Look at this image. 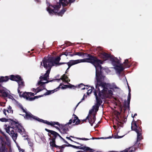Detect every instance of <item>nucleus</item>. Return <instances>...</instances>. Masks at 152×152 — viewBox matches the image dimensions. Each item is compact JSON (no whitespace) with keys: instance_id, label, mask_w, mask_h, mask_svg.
Returning <instances> with one entry per match:
<instances>
[{"instance_id":"obj_1","label":"nucleus","mask_w":152,"mask_h":152,"mask_svg":"<svg viewBox=\"0 0 152 152\" xmlns=\"http://www.w3.org/2000/svg\"><path fill=\"white\" fill-rule=\"evenodd\" d=\"M87 58L80 59V62H88L93 64L96 68V79L98 83L103 87H104L106 84L105 82H102L104 79L105 76L104 75V71L105 69L102 67L101 64L103 63L102 61L98 59L97 58L94 56L89 54L87 55Z\"/></svg>"},{"instance_id":"obj_2","label":"nucleus","mask_w":152,"mask_h":152,"mask_svg":"<svg viewBox=\"0 0 152 152\" xmlns=\"http://www.w3.org/2000/svg\"><path fill=\"white\" fill-rule=\"evenodd\" d=\"M9 121L11 123L10 126L5 124L4 126L6 132L10 135L13 139L16 140L17 139L18 136L17 130L22 135L25 134V129L18 121H16L10 119H9Z\"/></svg>"},{"instance_id":"obj_3","label":"nucleus","mask_w":152,"mask_h":152,"mask_svg":"<svg viewBox=\"0 0 152 152\" xmlns=\"http://www.w3.org/2000/svg\"><path fill=\"white\" fill-rule=\"evenodd\" d=\"M141 124V122L140 120H138L137 121H135L134 119H133L132 123L131 129L132 130L135 131L137 133V138L133 146L129 148V149L131 150L129 152H134L137 148L141 149V148L142 147L143 144L140 143V140L143 139L142 129L138 125Z\"/></svg>"},{"instance_id":"obj_4","label":"nucleus","mask_w":152,"mask_h":152,"mask_svg":"<svg viewBox=\"0 0 152 152\" xmlns=\"http://www.w3.org/2000/svg\"><path fill=\"white\" fill-rule=\"evenodd\" d=\"M96 85V90H94V94L96 98L99 97L97 94V92L98 93L99 97L103 99L106 97L108 95L112 96L113 95L112 91L110 90H109L107 88L108 84L106 83V84L105 86L104 87H103L98 82Z\"/></svg>"},{"instance_id":"obj_5","label":"nucleus","mask_w":152,"mask_h":152,"mask_svg":"<svg viewBox=\"0 0 152 152\" xmlns=\"http://www.w3.org/2000/svg\"><path fill=\"white\" fill-rule=\"evenodd\" d=\"M61 4L63 7H65L68 4V2L67 0H59V3H57L56 5H51L50 6L54 8L52 9L50 7L47 8V10L50 15L57 14L59 16H62L66 11L65 9H63L60 11L58 12L59 9L60 8Z\"/></svg>"},{"instance_id":"obj_6","label":"nucleus","mask_w":152,"mask_h":152,"mask_svg":"<svg viewBox=\"0 0 152 152\" xmlns=\"http://www.w3.org/2000/svg\"><path fill=\"white\" fill-rule=\"evenodd\" d=\"M61 58L59 56L55 58L53 57H45L42 61L43 66L46 69H50V71L52 66H57Z\"/></svg>"},{"instance_id":"obj_7","label":"nucleus","mask_w":152,"mask_h":152,"mask_svg":"<svg viewBox=\"0 0 152 152\" xmlns=\"http://www.w3.org/2000/svg\"><path fill=\"white\" fill-rule=\"evenodd\" d=\"M75 122V125H77L80 124V120L78 119V118L75 115L73 114L72 119H70L69 122L64 125L61 124V129L62 131L63 134H67V132L69 131V128L67 125L71 124L72 123Z\"/></svg>"},{"instance_id":"obj_8","label":"nucleus","mask_w":152,"mask_h":152,"mask_svg":"<svg viewBox=\"0 0 152 152\" xmlns=\"http://www.w3.org/2000/svg\"><path fill=\"white\" fill-rule=\"evenodd\" d=\"M9 79L12 81L17 82L18 81L21 80V76L19 75H11L9 76H1L0 77V82H5Z\"/></svg>"},{"instance_id":"obj_9","label":"nucleus","mask_w":152,"mask_h":152,"mask_svg":"<svg viewBox=\"0 0 152 152\" xmlns=\"http://www.w3.org/2000/svg\"><path fill=\"white\" fill-rule=\"evenodd\" d=\"M34 94L31 92H24L22 93V94H20V96L23 97L25 98L27 100L29 101H32L36 99H38L37 96H34V97H30V96H34Z\"/></svg>"},{"instance_id":"obj_10","label":"nucleus","mask_w":152,"mask_h":152,"mask_svg":"<svg viewBox=\"0 0 152 152\" xmlns=\"http://www.w3.org/2000/svg\"><path fill=\"white\" fill-rule=\"evenodd\" d=\"M64 144L61 146H58L57 147V148L60 149V152H63L64 148L66 147H71L73 148L76 149H79L81 150H88L89 149V148L87 147H80V146H76L75 145H72L71 144Z\"/></svg>"},{"instance_id":"obj_11","label":"nucleus","mask_w":152,"mask_h":152,"mask_svg":"<svg viewBox=\"0 0 152 152\" xmlns=\"http://www.w3.org/2000/svg\"><path fill=\"white\" fill-rule=\"evenodd\" d=\"M24 113H26L25 116L24 117L27 119L30 120H31L34 119L39 122L43 123L44 120L33 115L29 112H28L26 111V112Z\"/></svg>"},{"instance_id":"obj_12","label":"nucleus","mask_w":152,"mask_h":152,"mask_svg":"<svg viewBox=\"0 0 152 152\" xmlns=\"http://www.w3.org/2000/svg\"><path fill=\"white\" fill-rule=\"evenodd\" d=\"M43 123L47 124V125H50L52 126H53L55 127L56 129L58 130L61 132L60 131L61 130L57 126H55V125H58L61 128V124H60L58 122L51 121L50 122L48 121L47 120H44Z\"/></svg>"},{"instance_id":"obj_13","label":"nucleus","mask_w":152,"mask_h":152,"mask_svg":"<svg viewBox=\"0 0 152 152\" xmlns=\"http://www.w3.org/2000/svg\"><path fill=\"white\" fill-rule=\"evenodd\" d=\"M129 88V92L128 93V98L127 101H125V104L124 106V108H125L124 110L125 111L126 110V109L128 108L129 110L130 107V99L131 98V89L129 88V87L128 86Z\"/></svg>"},{"instance_id":"obj_14","label":"nucleus","mask_w":152,"mask_h":152,"mask_svg":"<svg viewBox=\"0 0 152 152\" xmlns=\"http://www.w3.org/2000/svg\"><path fill=\"white\" fill-rule=\"evenodd\" d=\"M98 55L101 58L103 59L104 60H110V58L112 56L110 54L104 52L99 53Z\"/></svg>"},{"instance_id":"obj_15","label":"nucleus","mask_w":152,"mask_h":152,"mask_svg":"<svg viewBox=\"0 0 152 152\" xmlns=\"http://www.w3.org/2000/svg\"><path fill=\"white\" fill-rule=\"evenodd\" d=\"M80 61L79 59L76 60H71L67 63V64L68 65V67L65 73H67L68 72V69L72 65L80 63Z\"/></svg>"},{"instance_id":"obj_16","label":"nucleus","mask_w":152,"mask_h":152,"mask_svg":"<svg viewBox=\"0 0 152 152\" xmlns=\"http://www.w3.org/2000/svg\"><path fill=\"white\" fill-rule=\"evenodd\" d=\"M61 80H62L63 82H65L68 83H69V82L70 81V80L69 79L68 77L65 74H64L60 78L54 79H53V80L54 81L57 80L58 82H59Z\"/></svg>"},{"instance_id":"obj_17","label":"nucleus","mask_w":152,"mask_h":152,"mask_svg":"<svg viewBox=\"0 0 152 152\" xmlns=\"http://www.w3.org/2000/svg\"><path fill=\"white\" fill-rule=\"evenodd\" d=\"M110 60L115 66V65H118L121 64V60H119L117 58L114 57L113 55L112 56Z\"/></svg>"},{"instance_id":"obj_18","label":"nucleus","mask_w":152,"mask_h":152,"mask_svg":"<svg viewBox=\"0 0 152 152\" xmlns=\"http://www.w3.org/2000/svg\"><path fill=\"white\" fill-rule=\"evenodd\" d=\"M17 82L18 83V93L20 95V94H22V92L20 91L19 89H20L22 88H23L25 86V85L24 84V82L21 77V80L18 81Z\"/></svg>"},{"instance_id":"obj_19","label":"nucleus","mask_w":152,"mask_h":152,"mask_svg":"<svg viewBox=\"0 0 152 152\" xmlns=\"http://www.w3.org/2000/svg\"><path fill=\"white\" fill-rule=\"evenodd\" d=\"M45 130L48 132V133H50V134L52 138H56L57 136H58L59 135V134L58 133L54 131L50 130L46 128L45 129Z\"/></svg>"},{"instance_id":"obj_20","label":"nucleus","mask_w":152,"mask_h":152,"mask_svg":"<svg viewBox=\"0 0 152 152\" xmlns=\"http://www.w3.org/2000/svg\"><path fill=\"white\" fill-rule=\"evenodd\" d=\"M89 115V118L88 119V122L90 124L91 126H92L93 124L96 120V114H93L92 115Z\"/></svg>"},{"instance_id":"obj_21","label":"nucleus","mask_w":152,"mask_h":152,"mask_svg":"<svg viewBox=\"0 0 152 152\" xmlns=\"http://www.w3.org/2000/svg\"><path fill=\"white\" fill-rule=\"evenodd\" d=\"M13 110L12 109V107L9 105L7 107V109H4L3 112V113L5 115V116L7 118H8V115H7L6 113L7 112L8 113H11L12 114L13 113Z\"/></svg>"},{"instance_id":"obj_22","label":"nucleus","mask_w":152,"mask_h":152,"mask_svg":"<svg viewBox=\"0 0 152 152\" xmlns=\"http://www.w3.org/2000/svg\"><path fill=\"white\" fill-rule=\"evenodd\" d=\"M46 71L45 74L44 75L41 76L39 77L40 80L41 81L48 80V78L49 77V74L50 72V69H48Z\"/></svg>"},{"instance_id":"obj_23","label":"nucleus","mask_w":152,"mask_h":152,"mask_svg":"<svg viewBox=\"0 0 152 152\" xmlns=\"http://www.w3.org/2000/svg\"><path fill=\"white\" fill-rule=\"evenodd\" d=\"M122 65L123 64H121L118 65H115V69L119 74L122 72L125 69L122 66Z\"/></svg>"},{"instance_id":"obj_24","label":"nucleus","mask_w":152,"mask_h":152,"mask_svg":"<svg viewBox=\"0 0 152 152\" xmlns=\"http://www.w3.org/2000/svg\"><path fill=\"white\" fill-rule=\"evenodd\" d=\"M62 85V83H60L59 86L57 88L55 89L54 90L50 91V90H46L47 91V92H46L44 94V95L45 96L49 95L52 93H54V91H57L60 88V86Z\"/></svg>"},{"instance_id":"obj_25","label":"nucleus","mask_w":152,"mask_h":152,"mask_svg":"<svg viewBox=\"0 0 152 152\" xmlns=\"http://www.w3.org/2000/svg\"><path fill=\"white\" fill-rule=\"evenodd\" d=\"M75 55H78L79 56H82V57L84 58H87L88 56L87 55H88L89 54L81 52H75Z\"/></svg>"},{"instance_id":"obj_26","label":"nucleus","mask_w":152,"mask_h":152,"mask_svg":"<svg viewBox=\"0 0 152 152\" xmlns=\"http://www.w3.org/2000/svg\"><path fill=\"white\" fill-rule=\"evenodd\" d=\"M42 81H41V80H40L37 83V85L38 86H39L42 87L43 88H44V86H45V84L48 83L49 82L54 81L53 80H47L46 82H42Z\"/></svg>"},{"instance_id":"obj_27","label":"nucleus","mask_w":152,"mask_h":152,"mask_svg":"<svg viewBox=\"0 0 152 152\" xmlns=\"http://www.w3.org/2000/svg\"><path fill=\"white\" fill-rule=\"evenodd\" d=\"M123 64L126 68H129L131 65V63L129 61L128 59H125L123 63Z\"/></svg>"},{"instance_id":"obj_28","label":"nucleus","mask_w":152,"mask_h":152,"mask_svg":"<svg viewBox=\"0 0 152 152\" xmlns=\"http://www.w3.org/2000/svg\"><path fill=\"white\" fill-rule=\"evenodd\" d=\"M3 82H0V83H3ZM1 86L0 84V88ZM0 93L4 97H7L8 96V94L4 90L0 89Z\"/></svg>"},{"instance_id":"obj_29","label":"nucleus","mask_w":152,"mask_h":152,"mask_svg":"<svg viewBox=\"0 0 152 152\" xmlns=\"http://www.w3.org/2000/svg\"><path fill=\"white\" fill-rule=\"evenodd\" d=\"M101 97H99L96 98V104L100 106L102 102V101L101 99Z\"/></svg>"},{"instance_id":"obj_30","label":"nucleus","mask_w":152,"mask_h":152,"mask_svg":"<svg viewBox=\"0 0 152 152\" xmlns=\"http://www.w3.org/2000/svg\"><path fill=\"white\" fill-rule=\"evenodd\" d=\"M99 138H94V137H92V138H90V139H88L87 138H76V139L80 140H89L90 139H93L94 140V139H99Z\"/></svg>"},{"instance_id":"obj_31","label":"nucleus","mask_w":152,"mask_h":152,"mask_svg":"<svg viewBox=\"0 0 152 152\" xmlns=\"http://www.w3.org/2000/svg\"><path fill=\"white\" fill-rule=\"evenodd\" d=\"M37 91H36V93L35 94H36L37 93L41 91H42L45 89L47 90V89L45 88V86H44V88L42 87L39 86L38 88H37Z\"/></svg>"},{"instance_id":"obj_32","label":"nucleus","mask_w":152,"mask_h":152,"mask_svg":"<svg viewBox=\"0 0 152 152\" xmlns=\"http://www.w3.org/2000/svg\"><path fill=\"white\" fill-rule=\"evenodd\" d=\"M5 145L3 144L1 145L0 146V152H5Z\"/></svg>"},{"instance_id":"obj_33","label":"nucleus","mask_w":152,"mask_h":152,"mask_svg":"<svg viewBox=\"0 0 152 152\" xmlns=\"http://www.w3.org/2000/svg\"><path fill=\"white\" fill-rule=\"evenodd\" d=\"M120 113L119 112H117V114L116 115V121L118 122L119 123H121V121L120 119L119 116H118V115H120Z\"/></svg>"},{"instance_id":"obj_34","label":"nucleus","mask_w":152,"mask_h":152,"mask_svg":"<svg viewBox=\"0 0 152 152\" xmlns=\"http://www.w3.org/2000/svg\"><path fill=\"white\" fill-rule=\"evenodd\" d=\"M50 146L52 147V149L53 148H54V147L57 148V147H58V145H56L55 143L51 141H50Z\"/></svg>"},{"instance_id":"obj_35","label":"nucleus","mask_w":152,"mask_h":152,"mask_svg":"<svg viewBox=\"0 0 152 152\" xmlns=\"http://www.w3.org/2000/svg\"><path fill=\"white\" fill-rule=\"evenodd\" d=\"M68 50H66V51L64 52H63L62 53H61L60 55L59 56H60V57L61 58V57L63 55H65L66 56H67L68 55H69V53H71V52H68L67 51Z\"/></svg>"},{"instance_id":"obj_36","label":"nucleus","mask_w":152,"mask_h":152,"mask_svg":"<svg viewBox=\"0 0 152 152\" xmlns=\"http://www.w3.org/2000/svg\"><path fill=\"white\" fill-rule=\"evenodd\" d=\"M66 138L69 140H70L72 142H74L75 143L77 144H78V145H80V146H83V145L82 144H81V143H79V142H75V141H74L72 139H71L70 138V137H66Z\"/></svg>"},{"instance_id":"obj_37","label":"nucleus","mask_w":152,"mask_h":152,"mask_svg":"<svg viewBox=\"0 0 152 152\" xmlns=\"http://www.w3.org/2000/svg\"><path fill=\"white\" fill-rule=\"evenodd\" d=\"M110 88L113 90L114 88L118 89L119 88L116 85L114 84H113L111 85L110 86Z\"/></svg>"},{"instance_id":"obj_38","label":"nucleus","mask_w":152,"mask_h":152,"mask_svg":"<svg viewBox=\"0 0 152 152\" xmlns=\"http://www.w3.org/2000/svg\"><path fill=\"white\" fill-rule=\"evenodd\" d=\"M48 135L49 137H50L49 138V140H51V141L56 144V138H52L50 134L49 133L48 134Z\"/></svg>"},{"instance_id":"obj_39","label":"nucleus","mask_w":152,"mask_h":152,"mask_svg":"<svg viewBox=\"0 0 152 152\" xmlns=\"http://www.w3.org/2000/svg\"><path fill=\"white\" fill-rule=\"evenodd\" d=\"M18 107L21 109L23 112H26V110L23 108L22 105L20 103L18 104Z\"/></svg>"},{"instance_id":"obj_40","label":"nucleus","mask_w":152,"mask_h":152,"mask_svg":"<svg viewBox=\"0 0 152 152\" xmlns=\"http://www.w3.org/2000/svg\"><path fill=\"white\" fill-rule=\"evenodd\" d=\"M0 118V121L2 122H6L8 121H9V118Z\"/></svg>"},{"instance_id":"obj_41","label":"nucleus","mask_w":152,"mask_h":152,"mask_svg":"<svg viewBox=\"0 0 152 152\" xmlns=\"http://www.w3.org/2000/svg\"><path fill=\"white\" fill-rule=\"evenodd\" d=\"M99 105L96 104L95 105L93 106L94 109H95L96 112H97L99 110Z\"/></svg>"},{"instance_id":"obj_42","label":"nucleus","mask_w":152,"mask_h":152,"mask_svg":"<svg viewBox=\"0 0 152 152\" xmlns=\"http://www.w3.org/2000/svg\"><path fill=\"white\" fill-rule=\"evenodd\" d=\"M69 86V87H68V88H72L73 89H75V88L77 87L76 86H74L72 85L70 83H69V85H68Z\"/></svg>"},{"instance_id":"obj_43","label":"nucleus","mask_w":152,"mask_h":152,"mask_svg":"<svg viewBox=\"0 0 152 152\" xmlns=\"http://www.w3.org/2000/svg\"><path fill=\"white\" fill-rule=\"evenodd\" d=\"M58 137L61 139L66 144H68V142L66 141L63 138H62L61 136L59 134V135L58 136Z\"/></svg>"},{"instance_id":"obj_44","label":"nucleus","mask_w":152,"mask_h":152,"mask_svg":"<svg viewBox=\"0 0 152 152\" xmlns=\"http://www.w3.org/2000/svg\"><path fill=\"white\" fill-rule=\"evenodd\" d=\"M71 43L69 42L66 41L65 42L64 45H66L65 46L67 47L68 46H70Z\"/></svg>"},{"instance_id":"obj_45","label":"nucleus","mask_w":152,"mask_h":152,"mask_svg":"<svg viewBox=\"0 0 152 152\" xmlns=\"http://www.w3.org/2000/svg\"><path fill=\"white\" fill-rule=\"evenodd\" d=\"M84 96L85 95H84V96L83 97L82 99H81V101L76 106L75 109H76V108L78 106V105H79V104L83 101L85 99V98H84Z\"/></svg>"},{"instance_id":"obj_46","label":"nucleus","mask_w":152,"mask_h":152,"mask_svg":"<svg viewBox=\"0 0 152 152\" xmlns=\"http://www.w3.org/2000/svg\"><path fill=\"white\" fill-rule=\"evenodd\" d=\"M81 86H87L88 87V85H84L83 83H81L78 86V88H81Z\"/></svg>"},{"instance_id":"obj_47","label":"nucleus","mask_w":152,"mask_h":152,"mask_svg":"<svg viewBox=\"0 0 152 152\" xmlns=\"http://www.w3.org/2000/svg\"><path fill=\"white\" fill-rule=\"evenodd\" d=\"M123 136H120L117 135H115V138L119 139V138H120L122 137Z\"/></svg>"},{"instance_id":"obj_48","label":"nucleus","mask_w":152,"mask_h":152,"mask_svg":"<svg viewBox=\"0 0 152 152\" xmlns=\"http://www.w3.org/2000/svg\"><path fill=\"white\" fill-rule=\"evenodd\" d=\"M130 150H130V149H129V148H126L125 150L122 151H123V152H129V151Z\"/></svg>"},{"instance_id":"obj_49","label":"nucleus","mask_w":152,"mask_h":152,"mask_svg":"<svg viewBox=\"0 0 152 152\" xmlns=\"http://www.w3.org/2000/svg\"><path fill=\"white\" fill-rule=\"evenodd\" d=\"M89 118V115H88L86 117L85 119H83L82 120L83 122H86L87 120Z\"/></svg>"},{"instance_id":"obj_50","label":"nucleus","mask_w":152,"mask_h":152,"mask_svg":"<svg viewBox=\"0 0 152 152\" xmlns=\"http://www.w3.org/2000/svg\"><path fill=\"white\" fill-rule=\"evenodd\" d=\"M67 64V63H65V62H62V63H59V62H58V65L57 66H60L61 64Z\"/></svg>"},{"instance_id":"obj_51","label":"nucleus","mask_w":152,"mask_h":152,"mask_svg":"<svg viewBox=\"0 0 152 152\" xmlns=\"http://www.w3.org/2000/svg\"><path fill=\"white\" fill-rule=\"evenodd\" d=\"M75 1V0H69V2H68V4H69V3H72L74 2Z\"/></svg>"},{"instance_id":"obj_52","label":"nucleus","mask_w":152,"mask_h":152,"mask_svg":"<svg viewBox=\"0 0 152 152\" xmlns=\"http://www.w3.org/2000/svg\"><path fill=\"white\" fill-rule=\"evenodd\" d=\"M75 53H73V54H70V53H69V56H75Z\"/></svg>"},{"instance_id":"obj_53","label":"nucleus","mask_w":152,"mask_h":152,"mask_svg":"<svg viewBox=\"0 0 152 152\" xmlns=\"http://www.w3.org/2000/svg\"><path fill=\"white\" fill-rule=\"evenodd\" d=\"M9 98L12 99H13V97L11 95H8Z\"/></svg>"},{"instance_id":"obj_54","label":"nucleus","mask_w":152,"mask_h":152,"mask_svg":"<svg viewBox=\"0 0 152 152\" xmlns=\"http://www.w3.org/2000/svg\"><path fill=\"white\" fill-rule=\"evenodd\" d=\"M32 91L33 92H34L35 93H36V91H37V89H35L34 88H33L32 90Z\"/></svg>"},{"instance_id":"obj_55","label":"nucleus","mask_w":152,"mask_h":152,"mask_svg":"<svg viewBox=\"0 0 152 152\" xmlns=\"http://www.w3.org/2000/svg\"><path fill=\"white\" fill-rule=\"evenodd\" d=\"M45 96L44 95V94H43V95H41L37 96H38V98H40V97H41L43 96Z\"/></svg>"},{"instance_id":"obj_56","label":"nucleus","mask_w":152,"mask_h":152,"mask_svg":"<svg viewBox=\"0 0 152 152\" xmlns=\"http://www.w3.org/2000/svg\"><path fill=\"white\" fill-rule=\"evenodd\" d=\"M45 96L44 95V94H43V95H41L37 96H38V98H40V97H41L43 96Z\"/></svg>"},{"instance_id":"obj_57","label":"nucleus","mask_w":152,"mask_h":152,"mask_svg":"<svg viewBox=\"0 0 152 152\" xmlns=\"http://www.w3.org/2000/svg\"><path fill=\"white\" fill-rule=\"evenodd\" d=\"M22 150H23V149L20 148V147H19L18 148V150L19 151H20V152L21 151H22Z\"/></svg>"},{"instance_id":"obj_58","label":"nucleus","mask_w":152,"mask_h":152,"mask_svg":"<svg viewBox=\"0 0 152 152\" xmlns=\"http://www.w3.org/2000/svg\"><path fill=\"white\" fill-rule=\"evenodd\" d=\"M137 113H135V114H134V116H132V117L133 118H134V117H135V116H137Z\"/></svg>"},{"instance_id":"obj_59","label":"nucleus","mask_w":152,"mask_h":152,"mask_svg":"<svg viewBox=\"0 0 152 152\" xmlns=\"http://www.w3.org/2000/svg\"><path fill=\"white\" fill-rule=\"evenodd\" d=\"M64 86H65V87L66 88H68V87H69V86L68 85H65Z\"/></svg>"},{"instance_id":"obj_60","label":"nucleus","mask_w":152,"mask_h":152,"mask_svg":"<svg viewBox=\"0 0 152 152\" xmlns=\"http://www.w3.org/2000/svg\"><path fill=\"white\" fill-rule=\"evenodd\" d=\"M61 88L62 89H64L66 88V87H65V86H62L61 87Z\"/></svg>"},{"instance_id":"obj_61","label":"nucleus","mask_w":152,"mask_h":152,"mask_svg":"<svg viewBox=\"0 0 152 152\" xmlns=\"http://www.w3.org/2000/svg\"><path fill=\"white\" fill-rule=\"evenodd\" d=\"M92 111L90 110L89 112V113L90 114H91L92 113Z\"/></svg>"},{"instance_id":"obj_62","label":"nucleus","mask_w":152,"mask_h":152,"mask_svg":"<svg viewBox=\"0 0 152 152\" xmlns=\"http://www.w3.org/2000/svg\"><path fill=\"white\" fill-rule=\"evenodd\" d=\"M72 137V138H76L77 137H75L73 136H70V137Z\"/></svg>"},{"instance_id":"obj_63","label":"nucleus","mask_w":152,"mask_h":152,"mask_svg":"<svg viewBox=\"0 0 152 152\" xmlns=\"http://www.w3.org/2000/svg\"><path fill=\"white\" fill-rule=\"evenodd\" d=\"M113 127L114 129H116V126L115 125L113 126Z\"/></svg>"},{"instance_id":"obj_64","label":"nucleus","mask_w":152,"mask_h":152,"mask_svg":"<svg viewBox=\"0 0 152 152\" xmlns=\"http://www.w3.org/2000/svg\"><path fill=\"white\" fill-rule=\"evenodd\" d=\"M21 152H25L24 150H22Z\"/></svg>"}]
</instances>
